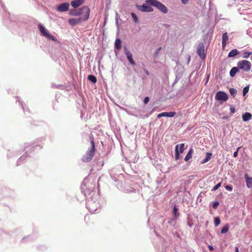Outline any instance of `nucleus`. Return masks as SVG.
Here are the masks:
<instances>
[{"label":"nucleus","instance_id":"4c0bfd02","mask_svg":"<svg viewBox=\"0 0 252 252\" xmlns=\"http://www.w3.org/2000/svg\"><path fill=\"white\" fill-rule=\"evenodd\" d=\"M149 101V97L147 96L144 99V103L145 104H147L148 103V102Z\"/></svg>","mask_w":252,"mask_h":252},{"label":"nucleus","instance_id":"a878e982","mask_svg":"<svg viewBox=\"0 0 252 252\" xmlns=\"http://www.w3.org/2000/svg\"><path fill=\"white\" fill-rule=\"evenodd\" d=\"M229 93H230V94L233 97H234L236 96V95L237 91L235 89H234V88H230L229 89Z\"/></svg>","mask_w":252,"mask_h":252},{"label":"nucleus","instance_id":"2eb2a0df","mask_svg":"<svg viewBox=\"0 0 252 252\" xmlns=\"http://www.w3.org/2000/svg\"><path fill=\"white\" fill-rule=\"evenodd\" d=\"M212 158V154L207 152L206 154V158L201 161L202 164H204L209 161Z\"/></svg>","mask_w":252,"mask_h":252},{"label":"nucleus","instance_id":"f03ea898","mask_svg":"<svg viewBox=\"0 0 252 252\" xmlns=\"http://www.w3.org/2000/svg\"><path fill=\"white\" fill-rule=\"evenodd\" d=\"M146 3L147 4L155 6L164 13H167V9L166 6L160 2L156 0H147Z\"/></svg>","mask_w":252,"mask_h":252},{"label":"nucleus","instance_id":"bb28decb","mask_svg":"<svg viewBox=\"0 0 252 252\" xmlns=\"http://www.w3.org/2000/svg\"><path fill=\"white\" fill-rule=\"evenodd\" d=\"M184 146L185 144L182 143L180 145L179 149L178 148V152L181 154L183 153L185 150Z\"/></svg>","mask_w":252,"mask_h":252},{"label":"nucleus","instance_id":"4468645a","mask_svg":"<svg viewBox=\"0 0 252 252\" xmlns=\"http://www.w3.org/2000/svg\"><path fill=\"white\" fill-rule=\"evenodd\" d=\"M252 117V114L249 112H246L242 115L243 120L244 122L248 121L251 119Z\"/></svg>","mask_w":252,"mask_h":252},{"label":"nucleus","instance_id":"aec40b11","mask_svg":"<svg viewBox=\"0 0 252 252\" xmlns=\"http://www.w3.org/2000/svg\"><path fill=\"white\" fill-rule=\"evenodd\" d=\"M115 48L117 49H121L122 48V42L121 39H117L115 42Z\"/></svg>","mask_w":252,"mask_h":252},{"label":"nucleus","instance_id":"6e6552de","mask_svg":"<svg viewBox=\"0 0 252 252\" xmlns=\"http://www.w3.org/2000/svg\"><path fill=\"white\" fill-rule=\"evenodd\" d=\"M69 4L67 2H64L60 4L57 7V11L59 12L67 11L69 9Z\"/></svg>","mask_w":252,"mask_h":252},{"label":"nucleus","instance_id":"7ed1b4c3","mask_svg":"<svg viewBox=\"0 0 252 252\" xmlns=\"http://www.w3.org/2000/svg\"><path fill=\"white\" fill-rule=\"evenodd\" d=\"M38 28L41 34L44 37L54 41H56L57 40L55 36H52L42 25L39 24L38 25Z\"/></svg>","mask_w":252,"mask_h":252},{"label":"nucleus","instance_id":"f8f14e48","mask_svg":"<svg viewBox=\"0 0 252 252\" xmlns=\"http://www.w3.org/2000/svg\"><path fill=\"white\" fill-rule=\"evenodd\" d=\"M84 3V0H74L71 2V6L77 8Z\"/></svg>","mask_w":252,"mask_h":252},{"label":"nucleus","instance_id":"f257e3e1","mask_svg":"<svg viewBox=\"0 0 252 252\" xmlns=\"http://www.w3.org/2000/svg\"><path fill=\"white\" fill-rule=\"evenodd\" d=\"M91 139V148L89 149L82 158V161L85 162H90L93 158L95 151L94 139L93 136L90 137Z\"/></svg>","mask_w":252,"mask_h":252},{"label":"nucleus","instance_id":"f704fd0d","mask_svg":"<svg viewBox=\"0 0 252 252\" xmlns=\"http://www.w3.org/2000/svg\"><path fill=\"white\" fill-rule=\"evenodd\" d=\"M241 148V147H239L238 148H237V150L236 151H235L234 153H233V157L236 158L238 156V151L239 150V149Z\"/></svg>","mask_w":252,"mask_h":252},{"label":"nucleus","instance_id":"e433bc0d","mask_svg":"<svg viewBox=\"0 0 252 252\" xmlns=\"http://www.w3.org/2000/svg\"><path fill=\"white\" fill-rule=\"evenodd\" d=\"M230 111L231 112V113H233L235 112V108L234 107H233V106H230Z\"/></svg>","mask_w":252,"mask_h":252},{"label":"nucleus","instance_id":"7c9ffc66","mask_svg":"<svg viewBox=\"0 0 252 252\" xmlns=\"http://www.w3.org/2000/svg\"><path fill=\"white\" fill-rule=\"evenodd\" d=\"M69 23L71 25H75L77 23V20L75 19H71L69 20Z\"/></svg>","mask_w":252,"mask_h":252},{"label":"nucleus","instance_id":"c756f323","mask_svg":"<svg viewBox=\"0 0 252 252\" xmlns=\"http://www.w3.org/2000/svg\"><path fill=\"white\" fill-rule=\"evenodd\" d=\"M249 86H246L243 89V94L244 96L245 95L248 93V92H249Z\"/></svg>","mask_w":252,"mask_h":252},{"label":"nucleus","instance_id":"a18cd8bd","mask_svg":"<svg viewBox=\"0 0 252 252\" xmlns=\"http://www.w3.org/2000/svg\"><path fill=\"white\" fill-rule=\"evenodd\" d=\"M249 0L250 1H251V0Z\"/></svg>","mask_w":252,"mask_h":252},{"label":"nucleus","instance_id":"423d86ee","mask_svg":"<svg viewBox=\"0 0 252 252\" xmlns=\"http://www.w3.org/2000/svg\"><path fill=\"white\" fill-rule=\"evenodd\" d=\"M215 99L218 100L226 101L228 99L227 94L221 91L218 92L215 95Z\"/></svg>","mask_w":252,"mask_h":252},{"label":"nucleus","instance_id":"5701e85b","mask_svg":"<svg viewBox=\"0 0 252 252\" xmlns=\"http://www.w3.org/2000/svg\"><path fill=\"white\" fill-rule=\"evenodd\" d=\"M88 80L92 82L93 83H95L97 81L96 78L94 75H90L88 76Z\"/></svg>","mask_w":252,"mask_h":252},{"label":"nucleus","instance_id":"473e14b6","mask_svg":"<svg viewBox=\"0 0 252 252\" xmlns=\"http://www.w3.org/2000/svg\"><path fill=\"white\" fill-rule=\"evenodd\" d=\"M221 182H220L218 184H217L214 188H213V190H216L217 189H218L220 186H221Z\"/></svg>","mask_w":252,"mask_h":252},{"label":"nucleus","instance_id":"79ce46f5","mask_svg":"<svg viewBox=\"0 0 252 252\" xmlns=\"http://www.w3.org/2000/svg\"><path fill=\"white\" fill-rule=\"evenodd\" d=\"M188 63H189V61H190V56L189 55H188Z\"/></svg>","mask_w":252,"mask_h":252},{"label":"nucleus","instance_id":"393cba45","mask_svg":"<svg viewBox=\"0 0 252 252\" xmlns=\"http://www.w3.org/2000/svg\"><path fill=\"white\" fill-rule=\"evenodd\" d=\"M251 55H252V52H245L243 54V58L248 59Z\"/></svg>","mask_w":252,"mask_h":252},{"label":"nucleus","instance_id":"c03bdc74","mask_svg":"<svg viewBox=\"0 0 252 252\" xmlns=\"http://www.w3.org/2000/svg\"><path fill=\"white\" fill-rule=\"evenodd\" d=\"M209 79V75H208V76H207V80H206V83L208 82Z\"/></svg>","mask_w":252,"mask_h":252},{"label":"nucleus","instance_id":"a211bd4d","mask_svg":"<svg viewBox=\"0 0 252 252\" xmlns=\"http://www.w3.org/2000/svg\"><path fill=\"white\" fill-rule=\"evenodd\" d=\"M239 68L237 67H232L230 71V75L231 77L235 76L236 73L239 71Z\"/></svg>","mask_w":252,"mask_h":252},{"label":"nucleus","instance_id":"b1692460","mask_svg":"<svg viewBox=\"0 0 252 252\" xmlns=\"http://www.w3.org/2000/svg\"><path fill=\"white\" fill-rule=\"evenodd\" d=\"M228 229H229L228 224H227L222 228V229L221 230V233H222V234L226 233V232H228Z\"/></svg>","mask_w":252,"mask_h":252},{"label":"nucleus","instance_id":"dca6fc26","mask_svg":"<svg viewBox=\"0 0 252 252\" xmlns=\"http://www.w3.org/2000/svg\"><path fill=\"white\" fill-rule=\"evenodd\" d=\"M245 178L246 179L247 186L248 188L252 187V178H249L247 175H245Z\"/></svg>","mask_w":252,"mask_h":252},{"label":"nucleus","instance_id":"9d476101","mask_svg":"<svg viewBox=\"0 0 252 252\" xmlns=\"http://www.w3.org/2000/svg\"><path fill=\"white\" fill-rule=\"evenodd\" d=\"M124 50L125 53L126 55L127 58L130 64L132 65H135V63L134 61L132 59V54L129 52V50H127V48L126 47H124Z\"/></svg>","mask_w":252,"mask_h":252},{"label":"nucleus","instance_id":"c9c22d12","mask_svg":"<svg viewBox=\"0 0 252 252\" xmlns=\"http://www.w3.org/2000/svg\"><path fill=\"white\" fill-rule=\"evenodd\" d=\"M225 188L226 189L229 191H231L232 190V187L231 186L226 185L225 186Z\"/></svg>","mask_w":252,"mask_h":252},{"label":"nucleus","instance_id":"9b49d317","mask_svg":"<svg viewBox=\"0 0 252 252\" xmlns=\"http://www.w3.org/2000/svg\"><path fill=\"white\" fill-rule=\"evenodd\" d=\"M176 114L175 112H162L161 113H159L158 115L157 118H160L161 117H174Z\"/></svg>","mask_w":252,"mask_h":252},{"label":"nucleus","instance_id":"72a5a7b5","mask_svg":"<svg viewBox=\"0 0 252 252\" xmlns=\"http://www.w3.org/2000/svg\"><path fill=\"white\" fill-rule=\"evenodd\" d=\"M219 205V203L217 201L214 202L213 204V208L214 209H217Z\"/></svg>","mask_w":252,"mask_h":252},{"label":"nucleus","instance_id":"20e7f679","mask_svg":"<svg viewBox=\"0 0 252 252\" xmlns=\"http://www.w3.org/2000/svg\"><path fill=\"white\" fill-rule=\"evenodd\" d=\"M252 64L247 60H242L238 62L237 66L240 69L245 71H249L251 68Z\"/></svg>","mask_w":252,"mask_h":252},{"label":"nucleus","instance_id":"0eeeda50","mask_svg":"<svg viewBox=\"0 0 252 252\" xmlns=\"http://www.w3.org/2000/svg\"><path fill=\"white\" fill-rule=\"evenodd\" d=\"M197 53L199 56L200 58L204 59L205 58V54L204 52V46L202 43H200L198 44Z\"/></svg>","mask_w":252,"mask_h":252},{"label":"nucleus","instance_id":"58836bf2","mask_svg":"<svg viewBox=\"0 0 252 252\" xmlns=\"http://www.w3.org/2000/svg\"><path fill=\"white\" fill-rule=\"evenodd\" d=\"M177 212V208L176 207V206H175L173 209V213L175 216H176Z\"/></svg>","mask_w":252,"mask_h":252},{"label":"nucleus","instance_id":"4be33fe9","mask_svg":"<svg viewBox=\"0 0 252 252\" xmlns=\"http://www.w3.org/2000/svg\"><path fill=\"white\" fill-rule=\"evenodd\" d=\"M70 14L71 15H73V16H78V15H80V9H79V10H76V9L71 10L70 11Z\"/></svg>","mask_w":252,"mask_h":252},{"label":"nucleus","instance_id":"1a4fd4ad","mask_svg":"<svg viewBox=\"0 0 252 252\" xmlns=\"http://www.w3.org/2000/svg\"><path fill=\"white\" fill-rule=\"evenodd\" d=\"M137 7L139 10L143 12H152L153 11V9L151 7L145 4L142 5H137Z\"/></svg>","mask_w":252,"mask_h":252},{"label":"nucleus","instance_id":"a19ab883","mask_svg":"<svg viewBox=\"0 0 252 252\" xmlns=\"http://www.w3.org/2000/svg\"><path fill=\"white\" fill-rule=\"evenodd\" d=\"M188 0H182V2H183V3H185H185H187V2L188 1Z\"/></svg>","mask_w":252,"mask_h":252},{"label":"nucleus","instance_id":"c85d7f7f","mask_svg":"<svg viewBox=\"0 0 252 252\" xmlns=\"http://www.w3.org/2000/svg\"><path fill=\"white\" fill-rule=\"evenodd\" d=\"M220 223V219L217 217L214 219V223L216 226L219 225Z\"/></svg>","mask_w":252,"mask_h":252},{"label":"nucleus","instance_id":"ddd939ff","mask_svg":"<svg viewBox=\"0 0 252 252\" xmlns=\"http://www.w3.org/2000/svg\"><path fill=\"white\" fill-rule=\"evenodd\" d=\"M228 40V36L227 32H224L222 34V46L224 48L226 45V42Z\"/></svg>","mask_w":252,"mask_h":252},{"label":"nucleus","instance_id":"ea45409f","mask_svg":"<svg viewBox=\"0 0 252 252\" xmlns=\"http://www.w3.org/2000/svg\"><path fill=\"white\" fill-rule=\"evenodd\" d=\"M208 248H209V250H210V251H213L214 250L213 247L210 245L208 246Z\"/></svg>","mask_w":252,"mask_h":252},{"label":"nucleus","instance_id":"6ab92c4d","mask_svg":"<svg viewBox=\"0 0 252 252\" xmlns=\"http://www.w3.org/2000/svg\"><path fill=\"white\" fill-rule=\"evenodd\" d=\"M178 147L179 145H177L175 147V160H177L181 158V156L180 155V153L178 152Z\"/></svg>","mask_w":252,"mask_h":252},{"label":"nucleus","instance_id":"39448f33","mask_svg":"<svg viewBox=\"0 0 252 252\" xmlns=\"http://www.w3.org/2000/svg\"><path fill=\"white\" fill-rule=\"evenodd\" d=\"M80 15H83L82 19L83 20H87L90 15V9L87 6H84L80 9Z\"/></svg>","mask_w":252,"mask_h":252},{"label":"nucleus","instance_id":"2f4dec72","mask_svg":"<svg viewBox=\"0 0 252 252\" xmlns=\"http://www.w3.org/2000/svg\"><path fill=\"white\" fill-rule=\"evenodd\" d=\"M161 50V47L158 48L155 52L154 56L157 57Z\"/></svg>","mask_w":252,"mask_h":252},{"label":"nucleus","instance_id":"f3484780","mask_svg":"<svg viewBox=\"0 0 252 252\" xmlns=\"http://www.w3.org/2000/svg\"><path fill=\"white\" fill-rule=\"evenodd\" d=\"M193 153V150L192 148H190L188 153L185 158L184 160L185 161H188L192 158V156Z\"/></svg>","mask_w":252,"mask_h":252},{"label":"nucleus","instance_id":"37998d69","mask_svg":"<svg viewBox=\"0 0 252 252\" xmlns=\"http://www.w3.org/2000/svg\"><path fill=\"white\" fill-rule=\"evenodd\" d=\"M235 252H239L238 248L237 247H235Z\"/></svg>","mask_w":252,"mask_h":252},{"label":"nucleus","instance_id":"cd10ccee","mask_svg":"<svg viewBox=\"0 0 252 252\" xmlns=\"http://www.w3.org/2000/svg\"><path fill=\"white\" fill-rule=\"evenodd\" d=\"M131 15L132 18L133 19V20L134 21V22L135 23H138V18L137 16H136V15L134 13H131Z\"/></svg>","mask_w":252,"mask_h":252},{"label":"nucleus","instance_id":"412c9836","mask_svg":"<svg viewBox=\"0 0 252 252\" xmlns=\"http://www.w3.org/2000/svg\"><path fill=\"white\" fill-rule=\"evenodd\" d=\"M238 53L239 52L237 49H233L229 53L228 56L229 58L234 57L238 55Z\"/></svg>","mask_w":252,"mask_h":252}]
</instances>
